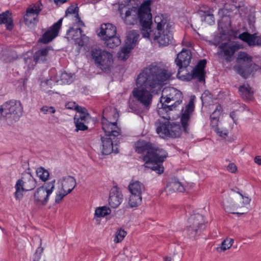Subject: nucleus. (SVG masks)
<instances>
[{
    "instance_id": "12",
    "label": "nucleus",
    "mask_w": 261,
    "mask_h": 261,
    "mask_svg": "<svg viewBox=\"0 0 261 261\" xmlns=\"http://www.w3.org/2000/svg\"><path fill=\"white\" fill-rule=\"evenodd\" d=\"M239 198L238 195L235 193L233 190H231L229 194V197L226 198L223 201V205L225 210L230 213L237 214L238 215H243L245 213L244 212H234L233 210H237L239 208H242L245 205L242 202V200H238Z\"/></svg>"
},
{
    "instance_id": "48",
    "label": "nucleus",
    "mask_w": 261,
    "mask_h": 261,
    "mask_svg": "<svg viewBox=\"0 0 261 261\" xmlns=\"http://www.w3.org/2000/svg\"><path fill=\"white\" fill-rule=\"evenodd\" d=\"M40 111L43 114H54L56 112V109L54 107L44 106L40 108Z\"/></svg>"
},
{
    "instance_id": "50",
    "label": "nucleus",
    "mask_w": 261,
    "mask_h": 261,
    "mask_svg": "<svg viewBox=\"0 0 261 261\" xmlns=\"http://www.w3.org/2000/svg\"><path fill=\"white\" fill-rule=\"evenodd\" d=\"M201 99L202 103H207L210 102L212 99V96L208 91H205L201 95Z\"/></svg>"
},
{
    "instance_id": "30",
    "label": "nucleus",
    "mask_w": 261,
    "mask_h": 261,
    "mask_svg": "<svg viewBox=\"0 0 261 261\" xmlns=\"http://www.w3.org/2000/svg\"><path fill=\"white\" fill-rule=\"evenodd\" d=\"M241 96L245 100H251L253 97V92L249 85L241 86L239 88Z\"/></svg>"
},
{
    "instance_id": "4",
    "label": "nucleus",
    "mask_w": 261,
    "mask_h": 261,
    "mask_svg": "<svg viewBox=\"0 0 261 261\" xmlns=\"http://www.w3.org/2000/svg\"><path fill=\"white\" fill-rule=\"evenodd\" d=\"M161 107L159 108L158 113L165 121L164 122L159 120L156 125V133L163 138L179 137L181 133L180 125L175 123H171L169 121L171 119L170 112L176 109L166 103L164 105L161 102Z\"/></svg>"
},
{
    "instance_id": "31",
    "label": "nucleus",
    "mask_w": 261,
    "mask_h": 261,
    "mask_svg": "<svg viewBox=\"0 0 261 261\" xmlns=\"http://www.w3.org/2000/svg\"><path fill=\"white\" fill-rule=\"evenodd\" d=\"M239 38L247 43L249 46L255 45L256 40L255 34H250L248 32H244L240 34Z\"/></svg>"
},
{
    "instance_id": "8",
    "label": "nucleus",
    "mask_w": 261,
    "mask_h": 261,
    "mask_svg": "<svg viewBox=\"0 0 261 261\" xmlns=\"http://www.w3.org/2000/svg\"><path fill=\"white\" fill-rule=\"evenodd\" d=\"M183 99V95L182 93L177 89L171 87H165L163 89L162 92V96L160 98V102H162L164 105H168L171 102L173 103L170 105L171 108L176 109Z\"/></svg>"
},
{
    "instance_id": "41",
    "label": "nucleus",
    "mask_w": 261,
    "mask_h": 261,
    "mask_svg": "<svg viewBox=\"0 0 261 261\" xmlns=\"http://www.w3.org/2000/svg\"><path fill=\"white\" fill-rule=\"evenodd\" d=\"M41 5L37 4L34 5L32 8H29L27 11V13L28 14H32V15L37 16L38 14L41 10Z\"/></svg>"
},
{
    "instance_id": "18",
    "label": "nucleus",
    "mask_w": 261,
    "mask_h": 261,
    "mask_svg": "<svg viewBox=\"0 0 261 261\" xmlns=\"http://www.w3.org/2000/svg\"><path fill=\"white\" fill-rule=\"evenodd\" d=\"M82 32L81 28H70L67 32V38L74 40V43L80 46H83L84 45L83 39L86 36L85 35H82Z\"/></svg>"
},
{
    "instance_id": "26",
    "label": "nucleus",
    "mask_w": 261,
    "mask_h": 261,
    "mask_svg": "<svg viewBox=\"0 0 261 261\" xmlns=\"http://www.w3.org/2000/svg\"><path fill=\"white\" fill-rule=\"evenodd\" d=\"M5 24L7 30H11L13 27L12 14L9 11L0 14V25Z\"/></svg>"
},
{
    "instance_id": "35",
    "label": "nucleus",
    "mask_w": 261,
    "mask_h": 261,
    "mask_svg": "<svg viewBox=\"0 0 261 261\" xmlns=\"http://www.w3.org/2000/svg\"><path fill=\"white\" fill-rule=\"evenodd\" d=\"M111 210L108 206H103L97 207L95 211V216L97 217H104L110 214Z\"/></svg>"
},
{
    "instance_id": "3",
    "label": "nucleus",
    "mask_w": 261,
    "mask_h": 261,
    "mask_svg": "<svg viewBox=\"0 0 261 261\" xmlns=\"http://www.w3.org/2000/svg\"><path fill=\"white\" fill-rule=\"evenodd\" d=\"M150 0L144 1L139 7L119 6V11L123 22L128 25L136 24L139 21L141 26V33L149 24H152Z\"/></svg>"
},
{
    "instance_id": "42",
    "label": "nucleus",
    "mask_w": 261,
    "mask_h": 261,
    "mask_svg": "<svg viewBox=\"0 0 261 261\" xmlns=\"http://www.w3.org/2000/svg\"><path fill=\"white\" fill-rule=\"evenodd\" d=\"M233 243V240L232 239L227 238L222 242L220 248L223 251L226 250L231 247Z\"/></svg>"
},
{
    "instance_id": "14",
    "label": "nucleus",
    "mask_w": 261,
    "mask_h": 261,
    "mask_svg": "<svg viewBox=\"0 0 261 261\" xmlns=\"http://www.w3.org/2000/svg\"><path fill=\"white\" fill-rule=\"evenodd\" d=\"M191 59V52L186 49H183L177 55L175 63L178 67L177 76L189 65Z\"/></svg>"
},
{
    "instance_id": "32",
    "label": "nucleus",
    "mask_w": 261,
    "mask_h": 261,
    "mask_svg": "<svg viewBox=\"0 0 261 261\" xmlns=\"http://www.w3.org/2000/svg\"><path fill=\"white\" fill-rule=\"evenodd\" d=\"M105 45L109 48H114L119 45L121 43V40L119 37L116 35L110 38H105Z\"/></svg>"
},
{
    "instance_id": "21",
    "label": "nucleus",
    "mask_w": 261,
    "mask_h": 261,
    "mask_svg": "<svg viewBox=\"0 0 261 261\" xmlns=\"http://www.w3.org/2000/svg\"><path fill=\"white\" fill-rule=\"evenodd\" d=\"M154 145V144L144 140L138 141L136 143V151L138 153L145 154L144 156L149 158Z\"/></svg>"
},
{
    "instance_id": "43",
    "label": "nucleus",
    "mask_w": 261,
    "mask_h": 261,
    "mask_svg": "<svg viewBox=\"0 0 261 261\" xmlns=\"http://www.w3.org/2000/svg\"><path fill=\"white\" fill-rule=\"evenodd\" d=\"M40 246L37 249L34 254V261H45L44 259H41V255L43 252L44 249L41 246V240H40Z\"/></svg>"
},
{
    "instance_id": "52",
    "label": "nucleus",
    "mask_w": 261,
    "mask_h": 261,
    "mask_svg": "<svg viewBox=\"0 0 261 261\" xmlns=\"http://www.w3.org/2000/svg\"><path fill=\"white\" fill-rule=\"evenodd\" d=\"M214 10L209 7H203L200 8L199 10V13L200 14L201 16L205 15V14H211V13H213Z\"/></svg>"
},
{
    "instance_id": "46",
    "label": "nucleus",
    "mask_w": 261,
    "mask_h": 261,
    "mask_svg": "<svg viewBox=\"0 0 261 261\" xmlns=\"http://www.w3.org/2000/svg\"><path fill=\"white\" fill-rule=\"evenodd\" d=\"M126 234V232L123 229H120L118 230L116 232V236L114 239V241L116 243H119L121 242L125 237Z\"/></svg>"
},
{
    "instance_id": "63",
    "label": "nucleus",
    "mask_w": 261,
    "mask_h": 261,
    "mask_svg": "<svg viewBox=\"0 0 261 261\" xmlns=\"http://www.w3.org/2000/svg\"><path fill=\"white\" fill-rule=\"evenodd\" d=\"M219 119L211 120V124L212 126H217L218 125Z\"/></svg>"
},
{
    "instance_id": "61",
    "label": "nucleus",
    "mask_w": 261,
    "mask_h": 261,
    "mask_svg": "<svg viewBox=\"0 0 261 261\" xmlns=\"http://www.w3.org/2000/svg\"><path fill=\"white\" fill-rule=\"evenodd\" d=\"M254 162L258 165H261V156L260 155L256 156L254 158Z\"/></svg>"
},
{
    "instance_id": "28",
    "label": "nucleus",
    "mask_w": 261,
    "mask_h": 261,
    "mask_svg": "<svg viewBox=\"0 0 261 261\" xmlns=\"http://www.w3.org/2000/svg\"><path fill=\"white\" fill-rule=\"evenodd\" d=\"M112 138H105L102 137L101 142L102 144V148L101 152L103 154L108 155L110 154L113 150V146L112 142Z\"/></svg>"
},
{
    "instance_id": "6",
    "label": "nucleus",
    "mask_w": 261,
    "mask_h": 261,
    "mask_svg": "<svg viewBox=\"0 0 261 261\" xmlns=\"http://www.w3.org/2000/svg\"><path fill=\"white\" fill-rule=\"evenodd\" d=\"M91 56L97 68L107 72L111 71L113 64V55L109 52L100 49H94Z\"/></svg>"
},
{
    "instance_id": "27",
    "label": "nucleus",
    "mask_w": 261,
    "mask_h": 261,
    "mask_svg": "<svg viewBox=\"0 0 261 261\" xmlns=\"http://www.w3.org/2000/svg\"><path fill=\"white\" fill-rule=\"evenodd\" d=\"M128 190L131 194L142 195V193L145 192V187L142 183L139 181H132L128 186Z\"/></svg>"
},
{
    "instance_id": "20",
    "label": "nucleus",
    "mask_w": 261,
    "mask_h": 261,
    "mask_svg": "<svg viewBox=\"0 0 261 261\" xmlns=\"http://www.w3.org/2000/svg\"><path fill=\"white\" fill-rule=\"evenodd\" d=\"M51 50V48L47 47L41 48L36 51L33 56V62L35 64L29 65V68H33L34 66L37 63H43L46 62L48 59L49 51Z\"/></svg>"
},
{
    "instance_id": "23",
    "label": "nucleus",
    "mask_w": 261,
    "mask_h": 261,
    "mask_svg": "<svg viewBox=\"0 0 261 261\" xmlns=\"http://www.w3.org/2000/svg\"><path fill=\"white\" fill-rule=\"evenodd\" d=\"M122 199V194L118 190L117 188L112 189L109 199V203L112 207H117L121 203Z\"/></svg>"
},
{
    "instance_id": "5",
    "label": "nucleus",
    "mask_w": 261,
    "mask_h": 261,
    "mask_svg": "<svg viewBox=\"0 0 261 261\" xmlns=\"http://www.w3.org/2000/svg\"><path fill=\"white\" fill-rule=\"evenodd\" d=\"M23 107L20 101L12 100L3 103L0 113L3 117L10 122L18 121L22 114Z\"/></svg>"
},
{
    "instance_id": "7",
    "label": "nucleus",
    "mask_w": 261,
    "mask_h": 261,
    "mask_svg": "<svg viewBox=\"0 0 261 261\" xmlns=\"http://www.w3.org/2000/svg\"><path fill=\"white\" fill-rule=\"evenodd\" d=\"M36 179L29 173L22 174L21 178L18 179L15 184V198L20 200L23 197V192L31 191L36 187Z\"/></svg>"
},
{
    "instance_id": "24",
    "label": "nucleus",
    "mask_w": 261,
    "mask_h": 261,
    "mask_svg": "<svg viewBox=\"0 0 261 261\" xmlns=\"http://www.w3.org/2000/svg\"><path fill=\"white\" fill-rule=\"evenodd\" d=\"M116 34V28L111 23H104L101 25L100 31L98 35L101 37L103 40L105 38H110L115 36Z\"/></svg>"
},
{
    "instance_id": "57",
    "label": "nucleus",
    "mask_w": 261,
    "mask_h": 261,
    "mask_svg": "<svg viewBox=\"0 0 261 261\" xmlns=\"http://www.w3.org/2000/svg\"><path fill=\"white\" fill-rule=\"evenodd\" d=\"M227 170L231 173H234L237 170V167L234 164L230 163L227 166Z\"/></svg>"
},
{
    "instance_id": "29",
    "label": "nucleus",
    "mask_w": 261,
    "mask_h": 261,
    "mask_svg": "<svg viewBox=\"0 0 261 261\" xmlns=\"http://www.w3.org/2000/svg\"><path fill=\"white\" fill-rule=\"evenodd\" d=\"M166 190L169 192H182L185 191L184 186L182 184L175 179L172 180L167 185Z\"/></svg>"
},
{
    "instance_id": "45",
    "label": "nucleus",
    "mask_w": 261,
    "mask_h": 261,
    "mask_svg": "<svg viewBox=\"0 0 261 261\" xmlns=\"http://www.w3.org/2000/svg\"><path fill=\"white\" fill-rule=\"evenodd\" d=\"M74 119H79L80 121L84 122V123H88L91 119V117L89 113H85V114L75 115Z\"/></svg>"
},
{
    "instance_id": "1",
    "label": "nucleus",
    "mask_w": 261,
    "mask_h": 261,
    "mask_svg": "<svg viewBox=\"0 0 261 261\" xmlns=\"http://www.w3.org/2000/svg\"><path fill=\"white\" fill-rule=\"evenodd\" d=\"M172 73L166 68L151 64L138 74L136 80V87L132 91L133 96L147 111L152 102L153 95L156 90L166 84Z\"/></svg>"
},
{
    "instance_id": "59",
    "label": "nucleus",
    "mask_w": 261,
    "mask_h": 261,
    "mask_svg": "<svg viewBox=\"0 0 261 261\" xmlns=\"http://www.w3.org/2000/svg\"><path fill=\"white\" fill-rule=\"evenodd\" d=\"M77 8V7H75V8L69 7L67 9L66 12V13H69V14L76 13H77V11H76Z\"/></svg>"
},
{
    "instance_id": "44",
    "label": "nucleus",
    "mask_w": 261,
    "mask_h": 261,
    "mask_svg": "<svg viewBox=\"0 0 261 261\" xmlns=\"http://www.w3.org/2000/svg\"><path fill=\"white\" fill-rule=\"evenodd\" d=\"M201 17L202 21H204L210 25H213L215 23V18L213 13L205 14V15L201 16Z\"/></svg>"
},
{
    "instance_id": "53",
    "label": "nucleus",
    "mask_w": 261,
    "mask_h": 261,
    "mask_svg": "<svg viewBox=\"0 0 261 261\" xmlns=\"http://www.w3.org/2000/svg\"><path fill=\"white\" fill-rule=\"evenodd\" d=\"M238 195L239 198H237L238 200H242V202L244 205L249 204L251 201V199L249 198L248 197L244 196L242 194L239 192H237V193Z\"/></svg>"
},
{
    "instance_id": "10",
    "label": "nucleus",
    "mask_w": 261,
    "mask_h": 261,
    "mask_svg": "<svg viewBox=\"0 0 261 261\" xmlns=\"http://www.w3.org/2000/svg\"><path fill=\"white\" fill-rule=\"evenodd\" d=\"M55 180L44 184L38 188L34 194V201L37 204L45 205L48 197L55 189Z\"/></svg>"
},
{
    "instance_id": "15",
    "label": "nucleus",
    "mask_w": 261,
    "mask_h": 261,
    "mask_svg": "<svg viewBox=\"0 0 261 261\" xmlns=\"http://www.w3.org/2000/svg\"><path fill=\"white\" fill-rule=\"evenodd\" d=\"M62 20L63 18H61L57 22L55 23L43 34L42 37L39 39V41L46 44L51 41L55 38L58 36L59 30L61 28Z\"/></svg>"
},
{
    "instance_id": "17",
    "label": "nucleus",
    "mask_w": 261,
    "mask_h": 261,
    "mask_svg": "<svg viewBox=\"0 0 261 261\" xmlns=\"http://www.w3.org/2000/svg\"><path fill=\"white\" fill-rule=\"evenodd\" d=\"M219 48L220 49L219 55H223L225 60L227 62L232 61V58L234 53L239 49L237 45L229 43H223L219 46Z\"/></svg>"
},
{
    "instance_id": "16",
    "label": "nucleus",
    "mask_w": 261,
    "mask_h": 261,
    "mask_svg": "<svg viewBox=\"0 0 261 261\" xmlns=\"http://www.w3.org/2000/svg\"><path fill=\"white\" fill-rule=\"evenodd\" d=\"M167 152L160 147L154 145L152 151L151 152L149 158L144 156L143 160L147 163L148 162H163L167 156Z\"/></svg>"
},
{
    "instance_id": "64",
    "label": "nucleus",
    "mask_w": 261,
    "mask_h": 261,
    "mask_svg": "<svg viewBox=\"0 0 261 261\" xmlns=\"http://www.w3.org/2000/svg\"><path fill=\"white\" fill-rule=\"evenodd\" d=\"M54 1L57 5H60L66 2L67 0H54Z\"/></svg>"
},
{
    "instance_id": "33",
    "label": "nucleus",
    "mask_w": 261,
    "mask_h": 261,
    "mask_svg": "<svg viewBox=\"0 0 261 261\" xmlns=\"http://www.w3.org/2000/svg\"><path fill=\"white\" fill-rule=\"evenodd\" d=\"M190 79H195L200 82H205V72L200 70L194 68L192 71V73L189 75Z\"/></svg>"
},
{
    "instance_id": "60",
    "label": "nucleus",
    "mask_w": 261,
    "mask_h": 261,
    "mask_svg": "<svg viewBox=\"0 0 261 261\" xmlns=\"http://www.w3.org/2000/svg\"><path fill=\"white\" fill-rule=\"evenodd\" d=\"M221 111V107L218 105L216 107L215 110L213 112V115H215L216 114L220 115Z\"/></svg>"
},
{
    "instance_id": "25",
    "label": "nucleus",
    "mask_w": 261,
    "mask_h": 261,
    "mask_svg": "<svg viewBox=\"0 0 261 261\" xmlns=\"http://www.w3.org/2000/svg\"><path fill=\"white\" fill-rule=\"evenodd\" d=\"M53 81L61 85L69 84L73 81V77L72 75L70 74L64 72L61 73L60 75V79H58L57 77H55L54 78H51L50 80H47L45 83L46 85H48Z\"/></svg>"
},
{
    "instance_id": "37",
    "label": "nucleus",
    "mask_w": 261,
    "mask_h": 261,
    "mask_svg": "<svg viewBox=\"0 0 261 261\" xmlns=\"http://www.w3.org/2000/svg\"><path fill=\"white\" fill-rule=\"evenodd\" d=\"M37 176L42 181H46L49 176V172L43 167H39L36 170Z\"/></svg>"
},
{
    "instance_id": "39",
    "label": "nucleus",
    "mask_w": 261,
    "mask_h": 261,
    "mask_svg": "<svg viewBox=\"0 0 261 261\" xmlns=\"http://www.w3.org/2000/svg\"><path fill=\"white\" fill-rule=\"evenodd\" d=\"M238 60L240 63L243 61L249 64L252 61V58L246 53L240 52L238 54Z\"/></svg>"
},
{
    "instance_id": "47",
    "label": "nucleus",
    "mask_w": 261,
    "mask_h": 261,
    "mask_svg": "<svg viewBox=\"0 0 261 261\" xmlns=\"http://www.w3.org/2000/svg\"><path fill=\"white\" fill-rule=\"evenodd\" d=\"M129 108L131 110L132 112H134L137 114L141 113L142 111L139 108V106L134 101H129Z\"/></svg>"
},
{
    "instance_id": "58",
    "label": "nucleus",
    "mask_w": 261,
    "mask_h": 261,
    "mask_svg": "<svg viewBox=\"0 0 261 261\" xmlns=\"http://www.w3.org/2000/svg\"><path fill=\"white\" fill-rule=\"evenodd\" d=\"M76 111L79 113V114H85V113H88L86 108L79 106L76 108Z\"/></svg>"
},
{
    "instance_id": "11",
    "label": "nucleus",
    "mask_w": 261,
    "mask_h": 261,
    "mask_svg": "<svg viewBox=\"0 0 261 261\" xmlns=\"http://www.w3.org/2000/svg\"><path fill=\"white\" fill-rule=\"evenodd\" d=\"M189 225L187 230L189 236L192 238L200 233L205 227V221L202 215L196 214L191 215L188 220Z\"/></svg>"
},
{
    "instance_id": "38",
    "label": "nucleus",
    "mask_w": 261,
    "mask_h": 261,
    "mask_svg": "<svg viewBox=\"0 0 261 261\" xmlns=\"http://www.w3.org/2000/svg\"><path fill=\"white\" fill-rule=\"evenodd\" d=\"M37 16L32 15V14H26L24 16V20L26 24H34L38 21Z\"/></svg>"
},
{
    "instance_id": "22",
    "label": "nucleus",
    "mask_w": 261,
    "mask_h": 261,
    "mask_svg": "<svg viewBox=\"0 0 261 261\" xmlns=\"http://www.w3.org/2000/svg\"><path fill=\"white\" fill-rule=\"evenodd\" d=\"M61 185L62 191H66L67 193H70L76 186L75 179L71 176L63 177L59 181Z\"/></svg>"
},
{
    "instance_id": "49",
    "label": "nucleus",
    "mask_w": 261,
    "mask_h": 261,
    "mask_svg": "<svg viewBox=\"0 0 261 261\" xmlns=\"http://www.w3.org/2000/svg\"><path fill=\"white\" fill-rule=\"evenodd\" d=\"M68 194L67 191H62V189H61L60 191L56 196L55 202L56 203H59L62 201V199Z\"/></svg>"
},
{
    "instance_id": "54",
    "label": "nucleus",
    "mask_w": 261,
    "mask_h": 261,
    "mask_svg": "<svg viewBox=\"0 0 261 261\" xmlns=\"http://www.w3.org/2000/svg\"><path fill=\"white\" fill-rule=\"evenodd\" d=\"M206 62L205 60H202L199 61L195 68L200 70L202 71H204V67L206 65Z\"/></svg>"
},
{
    "instance_id": "36",
    "label": "nucleus",
    "mask_w": 261,
    "mask_h": 261,
    "mask_svg": "<svg viewBox=\"0 0 261 261\" xmlns=\"http://www.w3.org/2000/svg\"><path fill=\"white\" fill-rule=\"evenodd\" d=\"M158 162H145V167L151 169L158 174H161L164 171V167L162 165L158 164Z\"/></svg>"
},
{
    "instance_id": "34",
    "label": "nucleus",
    "mask_w": 261,
    "mask_h": 261,
    "mask_svg": "<svg viewBox=\"0 0 261 261\" xmlns=\"http://www.w3.org/2000/svg\"><path fill=\"white\" fill-rule=\"evenodd\" d=\"M142 202V195L136 194H131L129 197L128 203L131 207H137Z\"/></svg>"
},
{
    "instance_id": "56",
    "label": "nucleus",
    "mask_w": 261,
    "mask_h": 261,
    "mask_svg": "<svg viewBox=\"0 0 261 261\" xmlns=\"http://www.w3.org/2000/svg\"><path fill=\"white\" fill-rule=\"evenodd\" d=\"M215 131L221 137H225L227 136V131L226 130H221L219 128L216 127Z\"/></svg>"
},
{
    "instance_id": "13",
    "label": "nucleus",
    "mask_w": 261,
    "mask_h": 261,
    "mask_svg": "<svg viewBox=\"0 0 261 261\" xmlns=\"http://www.w3.org/2000/svg\"><path fill=\"white\" fill-rule=\"evenodd\" d=\"M108 109L103 110V115L101 118V125L103 130L106 134L107 137H115L121 135V128L117 125L116 122H111L107 118V112Z\"/></svg>"
},
{
    "instance_id": "2",
    "label": "nucleus",
    "mask_w": 261,
    "mask_h": 261,
    "mask_svg": "<svg viewBox=\"0 0 261 261\" xmlns=\"http://www.w3.org/2000/svg\"><path fill=\"white\" fill-rule=\"evenodd\" d=\"M172 23L163 14L158 15L154 18V24H149L142 33L144 38H149L159 47L168 46L173 40L171 31Z\"/></svg>"
},
{
    "instance_id": "19",
    "label": "nucleus",
    "mask_w": 261,
    "mask_h": 261,
    "mask_svg": "<svg viewBox=\"0 0 261 261\" xmlns=\"http://www.w3.org/2000/svg\"><path fill=\"white\" fill-rule=\"evenodd\" d=\"M194 103L192 99H191L188 104L185 107V110L181 115V123L184 131L186 133L188 132V122L190 119V117L194 110Z\"/></svg>"
},
{
    "instance_id": "55",
    "label": "nucleus",
    "mask_w": 261,
    "mask_h": 261,
    "mask_svg": "<svg viewBox=\"0 0 261 261\" xmlns=\"http://www.w3.org/2000/svg\"><path fill=\"white\" fill-rule=\"evenodd\" d=\"M78 105L74 101H69L66 103L65 107L68 109L76 110Z\"/></svg>"
},
{
    "instance_id": "51",
    "label": "nucleus",
    "mask_w": 261,
    "mask_h": 261,
    "mask_svg": "<svg viewBox=\"0 0 261 261\" xmlns=\"http://www.w3.org/2000/svg\"><path fill=\"white\" fill-rule=\"evenodd\" d=\"M236 70L238 73L242 77L245 79H246L248 77V73H246V69L243 68L242 66H238L235 67Z\"/></svg>"
},
{
    "instance_id": "62",
    "label": "nucleus",
    "mask_w": 261,
    "mask_h": 261,
    "mask_svg": "<svg viewBox=\"0 0 261 261\" xmlns=\"http://www.w3.org/2000/svg\"><path fill=\"white\" fill-rule=\"evenodd\" d=\"M112 113L114 118V119L117 120L119 117V115H118L116 110V109L112 110Z\"/></svg>"
},
{
    "instance_id": "9",
    "label": "nucleus",
    "mask_w": 261,
    "mask_h": 261,
    "mask_svg": "<svg viewBox=\"0 0 261 261\" xmlns=\"http://www.w3.org/2000/svg\"><path fill=\"white\" fill-rule=\"evenodd\" d=\"M140 35L138 31H130L126 36L125 44L118 53V57L122 61L126 60L129 56L131 50L137 43Z\"/></svg>"
},
{
    "instance_id": "40",
    "label": "nucleus",
    "mask_w": 261,
    "mask_h": 261,
    "mask_svg": "<svg viewBox=\"0 0 261 261\" xmlns=\"http://www.w3.org/2000/svg\"><path fill=\"white\" fill-rule=\"evenodd\" d=\"M74 121L75 126L76 127V132H78L79 130L84 131L88 129V127L86 125L87 123H84V122L80 121L79 119H74Z\"/></svg>"
}]
</instances>
